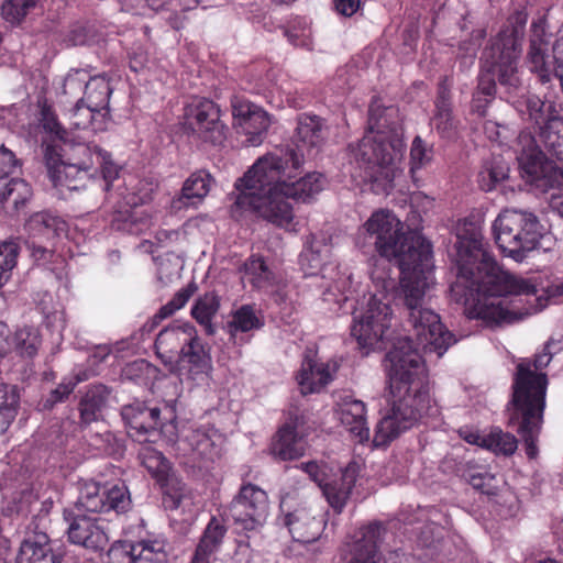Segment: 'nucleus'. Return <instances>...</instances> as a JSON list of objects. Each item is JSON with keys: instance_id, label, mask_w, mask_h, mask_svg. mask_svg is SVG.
<instances>
[{"instance_id": "1", "label": "nucleus", "mask_w": 563, "mask_h": 563, "mask_svg": "<svg viewBox=\"0 0 563 563\" xmlns=\"http://www.w3.org/2000/svg\"><path fill=\"white\" fill-rule=\"evenodd\" d=\"M372 279L375 292L366 307L353 312L351 334L360 347L371 350L389 339L390 301L398 294L408 311L407 322L411 331L409 336L397 339L386 356L390 410L377 423L373 439L375 446H384L424 416L437 411L430 394L429 373L417 347L426 355L440 358L456 339L443 325L440 316L427 307V291L433 284V265L402 276L399 287L396 279L380 271H375Z\"/></svg>"}, {"instance_id": "2", "label": "nucleus", "mask_w": 563, "mask_h": 563, "mask_svg": "<svg viewBox=\"0 0 563 563\" xmlns=\"http://www.w3.org/2000/svg\"><path fill=\"white\" fill-rule=\"evenodd\" d=\"M456 280L451 297L463 303L470 319H479L487 327H501L521 321L541 311L549 298L563 294V284L539 294L529 279L504 271L488 253L483 242L482 224L463 219L456 225Z\"/></svg>"}, {"instance_id": "3", "label": "nucleus", "mask_w": 563, "mask_h": 563, "mask_svg": "<svg viewBox=\"0 0 563 563\" xmlns=\"http://www.w3.org/2000/svg\"><path fill=\"white\" fill-rule=\"evenodd\" d=\"M302 155L292 148L257 158L235 183L236 207L291 230L295 214L290 200L308 202L324 187V177L317 172L302 175Z\"/></svg>"}, {"instance_id": "4", "label": "nucleus", "mask_w": 563, "mask_h": 563, "mask_svg": "<svg viewBox=\"0 0 563 563\" xmlns=\"http://www.w3.org/2000/svg\"><path fill=\"white\" fill-rule=\"evenodd\" d=\"M395 114L391 107L372 104L365 135L357 144L349 145L351 176L369 184L377 195H387L401 172L405 143L391 120Z\"/></svg>"}, {"instance_id": "5", "label": "nucleus", "mask_w": 563, "mask_h": 563, "mask_svg": "<svg viewBox=\"0 0 563 563\" xmlns=\"http://www.w3.org/2000/svg\"><path fill=\"white\" fill-rule=\"evenodd\" d=\"M358 235L369 238L380 256L396 261L401 277L433 265L430 242L418 231H405L402 221L389 209L374 211Z\"/></svg>"}, {"instance_id": "6", "label": "nucleus", "mask_w": 563, "mask_h": 563, "mask_svg": "<svg viewBox=\"0 0 563 563\" xmlns=\"http://www.w3.org/2000/svg\"><path fill=\"white\" fill-rule=\"evenodd\" d=\"M512 389L511 421H518V432L525 442L526 453L534 459L538 455L537 440L543 422L547 382L544 377L533 375L523 364L519 366Z\"/></svg>"}, {"instance_id": "7", "label": "nucleus", "mask_w": 563, "mask_h": 563, "mask_svg": "<svg viewBox=\"0 0 563 563\" xmlns=\"http://www.w3.org/2000/svg\"><path fill=\"white\" fill-rule=\"evenodd\" d=\"M493 232L500 251L516 262L537 249L542 235L538 218L517 209L503 210L493 223Z\"/></svg>"}, {"instance_id": "8", "label": "nucleus", "mask_w": 563, "mask_h": 563, "mask_svg": "<svg viewBox=\"0 0 563 563\" xmlns=\"http://www.w3.org/2000/svg\"><path fill=\"white\" fill-rule=\"evenodd\" d=\"M184 130L195 142L221 145L227 137L220 109L207 98H194L185 108Z\"/></svg>"}, {"instance_id": "9", "label": "nucleus", "mask_w": 563, "mask_h": 563, "mask_svg": "<svg viewBox=\"0 0 563 563\" xmlns=\"http://www.w3.org/2000/svg\"><path fill=\"white\" fill-rule=\"evenodd\" d=\"M527 23L523 12H516L508 19V25L504 27L488 47L487 58L495 57V51L499 52L501 60L500 80L503 84L517 85V62L521 54V41Z\"/></svg>"}, {"instance_id": "10", "label": "nucleus", "mask_w": 563, "mask_h": 563, "mask_svg": "<svg viewBox=\"0 0 563 563\" xmlns=\"http://www.w3.org/2000/svg\"><path fill=\"white\" fill-rule=\"evenodd\" d=\"M385 533L380 523H371L356 530L344 542L343 551L350 555V563H405L408 556L399 551H391L383 560L379 556V543Z\"/></svg>"}, {"instance_id": "11", "label": "nucleus", "mask_w": 563, "mask_h": 563, "mask_svg": "<svg viewBox=\"0 0 563 563\" xmlns=\"http://www.w3.org/2000/svg\"><path fill=\"white\" fill-rule=\"evenodd\" d=\"M131 504L125 487L114 485L109 489L101 488L96 482H85L79 488V495L69 512L100 514L109 510L124 512Z\"/></svg>"}, {"instance_id": "12", "label": "nucleus", "mask_w": 563, "mask_h": 563, "mask_svg": "<svg viewBox=\"0 0 563 563\" xmlns=\"http://www.w3.org/2000/svg\"><path fill=\"white\" fill-rule=\"evenodd\" d=\"M229 511L234 522L241 525L244 530H254L262 526L268 516L267 494L256 485L245 484L232 500Z\"/></svg>"}, {"instance_id": "13", "label": "nucleus", "mask_w": 563, "mask_h": 563, "mask_svg": "<svg viewBox=\"0 0 563 563\" xmlns=\"http://www.w3.org/2000/svg\"><path fill=\"white\" fill-rule=\"evenodd\" d=\"M64 518L69 523L67 534L71 543L92 551L106 549L109 537L103 519L69 511H64Z\"/></svg>"}, {"instance_id": "14", "label": "nucleus", "mask_w": 563, "mask_h": 563, "mask_svg": "<svg viewBox=\"0 0 563 563\" xmlns=\"http://www.w3.org/2000/svg\"><path fill=\"white\" fill-rule=\"evenodd\" d=\"M232 114L238 132L246 136L245 142L252 146L262 144L272 123L268 113L247 100L234 99Z\"/></svg>"}, {"instance_id": "15", "label": "nucleus", "mask_w": 563, "mask_h": 563, "mask_svg": "<svg viewBox=\"0 0 563 563\" xmlns=\"http://www.w3.org/2000/svg\"><path fill=\"white\" fill-rule=\"evenodd\" d=\"M44 163L48 178L54 187L66 188L70 191L85 187L89 170L58 156L57 145L52 142L44 144Z\"/></svg>"}, {"instance_id": "16", "label": "nucleus", "mask_w": 563, "mask_h": 563, "mask_svg": "<svg viewBox=\"0 0 563 563\" xmlns=\"http://www.w3.org/2000/svg\"><path fill=\"white\" fill-rule=\"evenodd\" d=\"M195 325L188 321H175L159 331L154 349L164 365L173 366L184 347L195 338Z\"/></svg>"}, {"instance_id": "17", "label": "nucleus", "mask_w": 563, "mask_h": 563, "mask_svg": "<svg viewBox=\"0 0 563 563\" xmlns=\"http://www.w3.org/2000/svg\"><path fill=\"white\" fill-rule=\"evenodd\" d=\"M148 448H143V466L156 477L163 490V505L166 509H177L183 498L184 485L174 475L169 474V464L161 454L155 453L154 456H147Z\"/></svg>"}, {"instance_id": "18", "label": "nucleus", "mask_w": 563, "mask_h": 563, "mask_svg": "<svg viewBox=\"0 0 563 563\" xmlns=\"http://www.w3.org/2000/svg\"><path fill=\"white\" fill-rule=\"evenodd\" d=\"M339 364L334 360L321 361L306 356L296 375L300 393L302 395L320 393L334 378Z\"/></svg>"}, {"instance_id": "19", "label": "nucleus", "mask_w": 563, "mask_h": 563, "mask_svg": "<svg viewBox=\"0 0 563 563\" xmlns=\"http://www.w3.org/2000/svg\"><path fill=\"white\" fill-rule=\"evenodd\" d=\"M517 159L531 184L541 187L547 184L544 165V154L530 132L522 131L518 136Z\"/></svg>"}, {"instance_id": "20", "label": "nucleus", "mask_w": 563, "mask_h": 563, "mask_svg": "<svg viewBox=\"0 0 563 563\" xmlns=\"http://www.w3.org/2000/svg\"><path fill=\"white\" fill-rule=\"evenodd\" d=\"M303 417L295 416L278 430L273 442L272 452L280 460H295L303 455L306 443L303 441Z\"/></svg>"}, {"instance_id": "21", "label": "nucleus", "mask_w": 563, "mask_h": 563, "mask_svg": "<svg viewBox=\"0 0 563 563\" xmlns=\"http://www.w3.org/2000/svg\"><path fill=\"white\" fill-rule=\"evenodd\" d=\"M85 88V99L77 101L75 111L76 114L84 111L86 118L74 122L76 129H85L91 124L93 112L107 109L112 93L110 82L102 77L91 78Z\"/></svg>"}, {"instance_id": "22", "label": "nucleus", "mask_w": 563, "mask_h": 563, "mask_svg": "<svg viewBox=\"0 0 563 563\" xmlns=\"http://www.w3.org/2000/svg\"><path fill=\"white\" fill-rule=\"evenodd\" d=\"M336 416L341 424L360 443L369 439V428L366 419V406L362 400L352 396L341 398Z\"/></svg>"}, {"instance_id": "23", "label": "nucleus", "mask_w": 563, "mask_h": 563, "mask_svg": "<svg viewBox=\"0 0 563 563\" xmlns=\"http://www.w3.org/2000/svg\"><path fill=\"white\" fill-rule=\"evenodd\" d=\"M299 265L306 276L321 275L325 278L329 272L335 271V264L331 261L330 245L316 239H312L300 253Z\"/></svg>"}, {"instance_id": "24", "label": "nucleus", "mask_w": 563, "mask_h": 563, "mask_svg": "<svg viewBox=\"0 0 563 563\" xmlns=\"http://www.w3.org/2000/svg\"><path fill=\"white\" fill-rule=\"evenodd\" d=\"M111 390L102 384L91 385L79 400V424L88 427L102 419L103 410L108 407Z\"/></svg>"}, {"instance_id": "25", "label": "nucleus", "mask_w": 563, "mask_h": 563, "mask_svg": "<svg viewBox=\"0 0 563 563\" xmlns=\"http://www.w3.org/2000/svg\"><path fill=\"white\" fill-rule=\"evenodd\" d=\"M358 473V465L356 463H350L342 472L339 479H333L329 483H323L320 487L322 488L323 495L325 496L329 505L336 511L341 512L344 508L351 492L355 485Z\"/></svg>"}, {"instance_id": "26", "label": "nucleus", "mask_w": 563, "mask_h": 563, "mask_svg": "<svg viewBox=\"0 0 563 563\" xmlns=\"http://www.w3.org/2000/svg\"><path fill=\"white\" fill-rule=\"evenodd\" d=\"M16 563H60V555L53 551L47 534L35 533L21 543Z\"/></svg>"}, {"instance_id": "27", "label": "nucleus", "mask_w": 563, "mask_h": 563, "mask_svg": "<svg viewBox=\"0 0 563 563\" xmlns=\"http://www.w3.org/2000/svg\"><path fill=\"white\" fill-rule=\"evenodd\" d=\"M431 125L443 139L450 140L457 135L459 121L454 118L452 112L449 89L443 85L439 88Z\"/></svg>"}, {"instance_id": "28", "label": "nucleus", "mask_w": 563, "mask_h": 563, "mask_svg": "<svg viewBox=\"0 0 563 563\" xmlns=\"http://www.w3.org/2000/svg\"><path fill=\"white\" fill-rule=\"evenodd\" d=\"M189 364V373L194 379H205L212 372V360L209 350L201 343L197 329L195 338L184 347L180 356Z\"/></svg>"}, {"instance_id": "29", "label": "nucleus", "mask_w": 563, "mask_h": 563, "mask_svg": "<svg viewBox=\"0 0 563 563\" xmlns=\"http://www.w3.org/2000/svg\"><path fill=\"white\" fill-rule=\"evenodd\" d=\"M286 525L292 539L300 543L316 541L322 531V521L311 517L306 510L287 515Z\"/></svg>"}, {"instance_id": "30", "label": "nucleus", "mask_w": 563, "mask_h": 563, "mask_svg": "<svg viewBox=\"0 0 563 563\" xmlns=\"http://www.w3.org/2000/svg\"><path fill=\"white\" fill-rule=\"evenodd\" d=\"M488 48L483 53L482 62V71L478 77L477 89L474 93L483 95L485 97H489L492 99L495 98L496 93V82H495V74L498 75V79H500V68L501 60L499 58V52L495 51V57L487 58ZM499 84L506 87L508 90L519 89L520 88V79L518 78L517 85L503 84L499 80Z\"/></svg>"}, {"instance_id": "31", "label": "nucleus", "mask_w": 563, "mask_h": 563, "mask_svg": "<svg viewBox=\"0 0 563 563\" xmlns=\"http://www.w3.org/2000/svg\"><path fill=\"white\" fill-rule=\"evenodd\" d=\"M65 221L48 212L34 213L25 223L29 239H37L38 242L52 241L65 230Z\"/></svg>"}, {"instance_id": "32", "label": "nucleus", "mask_w": 563, "mask_h": 563, "mask_svg": "<svg viewBox=\"0 0 563 563\" xmlns=\"http://www.w3.org/2000/svg\"><path fill=\"white\" fill-rule=\"evenodd\" d=\"M32 196V188L24 179L12 178L0 191V206L7 213H20Z\"/></svg>"}, {"instance_id": "33", "label": "nucleus", "mask_w": 563, "mask_h": 563, "mask_svg": "<svg viewBox=\"0 0 563 563\" xmlns=\"http://www.w3.org/2000/svg\"><path fill=\"white\" fill-rule=\"evenodd\" d=\"M325 279H330L331 283L323 291V300L336 305L334 311H339L352 294L353 276L347 269L341 271L335 265V271L329 272Z\"/></svg>"}, {"instance_id": "34", "label": "nucleus", "mask_w": 563, "mask_h": 563, "mask_svg": "<svg viewBox=\"0 0 563 563\" xmlns=\"http://www.w3.org/2000/svg\"><path fill=\"white\" fill-rule=\"evenodd\" d=\"M242 279L262 290H269L277 284L276 274L262 257L254 255L244 263Z\"/></svg>"}, {"instance_id": "35", "label": "nucleus", "mask_w": 563, "mask_h": 563, "mask_svg": "<svg viewBox=\"0 0 563 563\" xmlns=\"http://www.w3.org/2000/svg\"><path fill=\"white\" fill-rule=\"evenodd\" d=\"M225 532V527L217 518H211L196 549L191 563H210L209 558L218 551Z\"/></svg>"}, {"instance_id": "36", "label": "nucleus", "mask_w": 563, "mask_h": 563, "mask_svg": "<svg viewBox=\"0 0 563 563\" xmlns=\"http://www.w3.org/2000/svg\"><path fill=\"white\" fill-rule=\"evenodd\" d=\"M517 111L527 117L528 120L533 121L539 129L543 128L550 118L558 117L554 107L551 102L542 101L537 96H528L514 101Z\"/></svg>"}, {"instance_id": "37", "label": "nucleus", "mask_w": 563, "mask_h": 563, "mask_svg": "<svg viewBox=\"0 0 563 563\" xmlns=\"http://www.w3.org/2000/svg\"><path fill=\"white\" fill-rule=\"evenodd\" d=\"M212 178L200 170L191 174L184 183L178 201L185 206H197L210 191Z\"/></svg>"}, {"instance_id": "38", "label": "nucleus", "mask_w": 563, "mask_h": 563, "mask_svg": "<svg viewBox=\"0 0 563 563\" xmlns=\"http://www.w3.org/2000/svg\"><path fill=\"white\" fill-rule=\"evenodd\" d=\"M96 147L98 146L75 143L69 136L57 147V151L60 158L63 157L90 172L96 162Z\"/></svg>"}, {"instance_id": "39", "label": "nucleus", "mask_w": 563, "mask_h": 563, "mask_svg": "<svg viewBox=\"0 0 563 563\" xmlns=\"http://www.w3.org/2000/svg\"><path fill=\"white\" fill-rule=\"evenodd\" d=\"M219 308L220 299L214 292H206L198 297L191 308L192 318L205 328L209 335H212L216 331L212 320Z\"/></svg>"}, {"instance_id": "40", "label": "nucleus", "mask_w": 563, "mask_h": 563, "mask_svg": "<svg viewBox=\"0 0 563 563\" xmlns=\"http://www.w3.org/2000/svg\"><path fill=\"white\" fill-rule=\"evenodd\" d=\"M20 388L0 384V433H4L14 421L20 408Z\"/></svg>"}, {"instance_id": "41", "label": "nucleus", "mask_w": 563, "mask_h": 563, "mask_svg": "<svg viewBox=\"0 0 563 563\" xmlns=\"http://www.w3.org/2000/svg\"><path fill=\"white\" fill-rule=\"evenodd\" d=\"M539 139L551 156L563 161V118H550L547 124L541 128Z\"/></svg>"}, {"instance_id": "42", "label": "nucleus", "mask_w": 563, "mask_h": 563, "mask_svg": "<svg viewBox=\"0 0 563 563\" xmlns=\"http://www.w3.org/2000/svg\"><path fill=\"white\" fill-rule=\"evenodd\" d=\"M201 3L202 0H147L150 9L154 11L167 10L170 12L168 21L176 30L184 27L185 19L180 13L194 10Z\"/></svg>"}, {"instance_id": "43", "label": "nucleus", "mask_w": 563, "mask_h": 563, "mask_svg": "<svg viewBox=\"0 0 563 563\" xmlns=\"http://www.w3.org/2000/svg\"><path fill=\"white\" fill-rule=\"evenodd\" d=\"M548 44L542 40H531L529 51V64L532 73H536L542 82L550 81L553 71V63L547 55Z\"/></svg>"}, {"instance_id": "44", "label": "nucleus", "mask_w": 563, "mask_h": 563, "mask_svg": "<svg viewBox=\"0 0 563 563\" xmlns=\"http://www.w3.org/2000/svg\"><path fill=\"white\" fill-rule=\"evenodd\" d=\"M297 135L299 141L308 147H318L325 140L323 124L318 117L301 115L298 121Z\"/></svg>"}, {"instance_id": "45", "label": "nucleus", "mask_w": 563, "mask_h": 563, "mask_svg": "<svg viewBox=\"0 0 563 563\" xmlns=\"http://www.w3.org/2000/svg\"><path fill=\"white\" fill-rule=\"evenodd\" d=\"M41 345L42 338L36 328L24 327L14 334V349L22 357H34Z\"/></svg>"}, {"instance_id": "46", "label": "nucleus", "mask_w": 563, "mask_h": 563, "mask_svg": "<svg viewBox=\"0 0 563 563\" xmlns=\"http://www.w3.org/2000/svg\"><path fill=\"white\" fill-rule=\"evenodd\" d=\"M518 441L516 437L509 432H505L499 428L492 429L486 434L483 448L494 452L495 454L512 455L517 450Z\"/></svg>"}, {"instance_id": "47", "label": "nucleus", "mask_w": 563, "mask_h": 563, "mask_svg": "<svg viewBox=\"0 0 563 563\" xmlns=\"http://www.w3.org/2000/svg\"><path fill=\"white\" fill-rule=\"evenodd\" d=\"M41 125L43 130L48 134L42 141V148L44 150V144L46 142H52L57 145V147L67 140L70 134L66 129L62 126L58 122L57 117L53 112L52 108L48 106H44L41 110Z\"/></svg>"}, {"instance_id": "48", "label": "nucleus", "mask_w": 563, "mask_h": 563, "mask_svg": "<svg viewBox=\"0 0 563 563\" xmlns=\"http://www.w3.org/2000/svg\"><path fill=\"white\" fill-rule=\"evenodd\" d=\"M263 327L253 307L245 305L238 309L228 323L229 332L234 336L238 332H249Z\"/></svg>"}, {"instance_id": "49", "label": "nucleus", "mask_w": 563, "mask_h": 563, "mask_svg": "<svg viewBox=\"0 0 563 563\" xmlns=\"http://www.w3.org/2000/svg\"><path fill=\"white\" fill-rule=\"evenodd\" d=\"M214 430L195 429L186 434L184 442L200 457H211L214 451Z\"/></svg>"}, {"instance_id": "50", "label": "nucleus", "mask_w": 563, "mask_h": 563, "mask_svg": "<svg viewBox=\"0 0 563 563\" xmlns=\"http://www.w3.org/2000/svg\"><path fill=\"white\" fill-rule=\"evenodd\" d=\"M198 287L195 282L189 283L186 287L179 289L174 297L164 305L157 314L154 317L151 329H153L157 322L162 321L174 314L176 311L180 310L186 306L188 300L192 297V295L197 291Z\"/></svg>"}, {"instance_id": "51", "label": "nucleus", "mask_w": 563, "mask_h": 563, "mask_svg": "<svg viewBox=\"0 0 563 563\" xmlns=\"http://www.w3.org/2000/svg\"><path fill=\"white\" fill-rule=\"evenodd\" d=\"M19 245L14 241L0 243V288L11 278L12 269L16 265Z\"/></svg>"}, {"instance_id": "52", "label": "nucleus", "mask_w": 563, "mask_h": 563, "mask_svg": "<svg viewBox=\"0 0 563 563\" xmlns=\"http://www.w3.org/2000/svg\"><path fill=\"white\" fill-rule=\"evenodd\" d=\"M77 380H63L59 383L54 389H52L47 395L43 396L38 401V409L43 411L52 410L56 405L62 404L68 399V397L73 394L77 383Z\"/></svg>"}, {"instance_id": "53", "label": "nucleus", "mask_w": 563, "mask_h": 563, "mask_svg": "<svg viewBox=\"0 0 563 563\" xmlns=\"http://www.w3.org/2000/svg\"><path fill=\"white\" fill-rule=\"evenodd\" d=\"M36 3L37 0H7L1 7V14L7 22L20 24Z\"/></svg>"}, {"instance_id": "54", "label": "nucleus", "mask_w": 563, "mask_h": 563, "mask_svg": "<svg viewBox=\"0 0 563 563\" xmlns=\"http://www.w3.org/2000/svg\"><path fill=\"white\" fill-rule=\"evenodd\" d=\"M433 157V148L420 136H416L410 150V172L412 177L418 169L426 167Z\"/></svg>"}, {"instance_id": "55", "label": "nucleus", "mask_w": 563, "mask_h": 563, "mask_svg": "<svg viewBox=\"0 0 563 563\" xmlns=\"http://www.w3.org/2000/svg\"><path fill=\"white\" fill-rule=\"evenodd\" d=\"M509 168L501 159H495L492 164L485 167L481 174V187L485 191H490L501 180L508 176Z\"/></svg>"}, {"instance_id": "56", "label": "nucleus", "mask_w": 563, "mask_h": 563, "mask_svg": "<svg viewBox=\"0 0 563 563\" xmlns=\"http://www.w3.org/2000/svg\"><path fill=\"white\" fill-rule=\"evenodd\" d=\"M136 544L129 540L118 541L111 545L108 556L111 563H137L141 554H135Z\"/></svg>"}, {"instance_id": "57", "label": "nucleus", "mask_w": 563, "mask_h": 563, "mask_svg": "<svg viewBox=\"0 0 563 563\" xmlns=\"http://www.w3.org/2000/svg\"><path fill=\"white\" fill-rule=\"evenodd\" d=\"M555 345H558V343L551 340L545 344L543 351L536 355L534 361L532 363L529 361L520 362L517 365V372L515 377H517L519 373V366L525 364L533 375L544 377L545 382L548 383L545 374L540 373L539 371H541L542 368L547 367L550 364L552 356L555 353ZM516 378H514V382Z\"/></svg>"}, {"instance_id": "58", "label": "nucleus", "mask_w": 563, "mask_h": 563, "mask_svg": "<svg viewBox=\"0 0 563 563\" xmlns=\"http://www.w3.org/2000/svg\"><path fill=\"white\" fill-rule=\"evenodd\" d=\"M121 417L126 428L128 435L133 440H139L141 435V405L134 402L123 406Z\"/></svg>"}, {"instance_id": "59", "label": "nucleus", "mask_w": 563, "mask_h": 563, "mask_svg": "<svg viewBox=\"0 0 563 563\" xmlns=\"http://www.w3.org/2000/svg\"><path fill=\"white\" fill-rule=\"evenodd\" d=\"M95 164H98L101 169L103 180L106 181L104 190H110L112 181L119 177L120 167L112 161L111 155L100 147H96Z\"/></svg>"}, {"instance_id": "60", "label": "nucleus", "mask_w": 563, "mask_h": 563, "mask_svg": "<svg viewBox=\"0 0 563 563\" xmlns=\"http://www.w3.org/2000/svg\"><path fill=\"white\" fill-rule=\"evenodd\" d=\"M96 34L91 27L76 23L69 29L67 35L65 36V42L73 46L85 45L92 42Z\"/></svg>"}, {"instance_id": "61", "label": "nucleus", "mask_w": 563, "mask_h": 563, "mask_svg": "<svg viewBox=\"0 0 563 563\" xmlns=\"http://www.w3.org/2000/svg\"><path fill=\"white\" fill-rule=\"evenodd\" d=\"M143 563H166V553L161 542L148 544L143 541Z\"/></svg>"}, {"instance_id": "62", "label": "nucleus", "mask_w": 563, "mask_h": 563, "mask_svg": "<svg viewBox=\"0 0 563 563\" xmlns=\"http://www.w3.org/2000/svg\"><path fill=\"white\" fill-rule=\"evenodd\" d=\"M15 167L16 159L14 154L3 145L0 146V178H3L13 173Z\"/></svg>"}, {"instance_id": "63", "label": "nucleus", "mask_w": 563, "mask_h": 563, "mask_svg": "<svg viewBox=\"0 0 563 563\" xmlns=\"http://www.w3.org/2000/svg\"><path fill=\"white\" fill-rule=\"evenodd\" d=\"M484 132L493 142L504 143L508 129L494 121H487L484 124Z\"/></svg>"}, {"instance_id": "64", "label": "nucleus", "mask_w": 563, "mask_h": 563, "mask_svg": "<svg viewBox=\"0 0 563 563\" xmlns=\"http://www.w3.org/2000/svg\"><path fill=\"white\" fill-rule=\"evenodd\" d=\"M360 7L361 0H334L335 11L344 16H352Z\"/></svg>"}]
</instances>
